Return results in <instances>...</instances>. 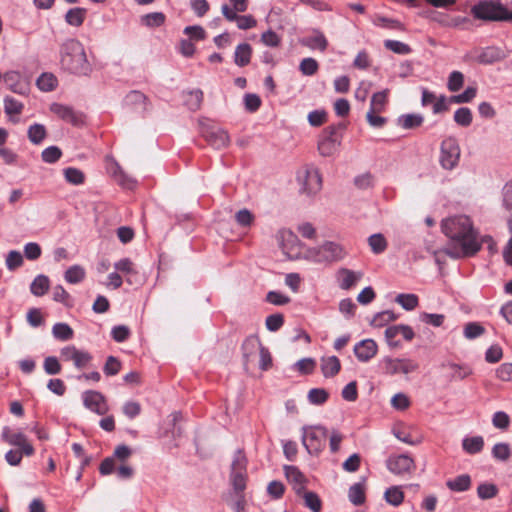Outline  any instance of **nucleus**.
<instances>
[{
  "instance_id": "3c124183",
  "label": "nucleus",
  "mask_w": 512,
  "mask_h": 512,
  "mask_svg": "<svg viewBox=\"0 0 512 512\" xmlns=\"http://www.w3.org/2000/svg\"><path fill=\"white\" fill-rule=\"evenodd\" d=\"M492 456L499 461H507L511 456L510 446L507 443H497L492 448Z\"/></svg>"
},
{
  "instance_id": "bb28decb",
  "label": "nucleus",
  "mask_w": 512,
  "mask_h": 512,
  "mask_svg": "<svg viewBox=\"0 0 512 512\" xmlns=\"http://www.w3.org/2000/svg\"><path fill=\"white\" fill-rule=\"evenodd\" d=\"M87 10L81 7L71 8L65 15V21L74 27H79L83 24L86 18Z\"/></svg>"
},
{
  "instance_id": "2eb2a0df",
  "label": "nucleus",
  "mask_w": 512,
  "mask_h": 512,
  "mask_svg": "<svg viewBox=\"0 0 512 512\" xmlns=\"http://www.w3.org/2000/svg\"><path fill=\"white\" fill-rule=\"evenodd\" d=\"M384 362L386 372L391 375L398 373L409 374L418 368V364L409 359L386 358Z\"/></svg>"
},
{
  "instance_id": "cd10ccee",
  "label": "nucleus",
  "mask_w": 512,
  "mask_h": 512,
  "mask_svg": "<svg viewBox=\"0 0 512 512\" xmlns=\"http://www.w3.org/2000/svg\"><path fill=\"white\" fill-rule=\"evenodd\" d=\"M50 287L49 278L45 275H38L30 285V291L33 295L40 297L45 295Z\"/></svg>"
},
{
  "instance_id": "72a5a7b5",
  "label": "nucleus",
  "mask_w": 512,
  "mask_h": 512,
  "mask_svg": "<svg viewBox=\"0 0 512 512\" xmlns=\"http://www.w3.org/2000/svg\"><path fill=\"white\" fill-rule=\"evenodd\" d=\"M423 116L420 114H405L398 118V125L404 129H413L423 123Z\"/></svg>"
},
{
  "instance_id": "6e6d98bb",
  "label": "nucleus",
  "mask_w": 512,
  "mask_h": 512,
  "mask_svg": "<svg viewBox=\"0 0 512 512\" xmlns=\"http://www.w3.org/2000/svg\"><path fill=\"white\" fill-rule=\"evenodd\" d=\"M400 332H401L400 324L392 325V326H389L386 328L385 339L390 347H392V348L400 347V345H401L400 341L395 339L400 334Z\"/></svg>"
},
{
  "instance_id": "39448f33",
  "label": "nucleus",
  "mask_w": 512,
  "mask_h": 512,
  "mask_svg": "<svg viewBox=\"0 0 512 512\" xmlns=\"http://www.w3.org/2000/svg\"><path fill=\"white\" fill-rule=\"evenodd\" d=\"M328 431L323 426L303 428L302 443L311 455L319 454L325 447Z\"/></svg>"
},
{
  "instance_id": "bf43d9fd",
  "label": "nucleus",
  "mask_w": 512,
  "mask_h": 512,
  "mask_svg": "<svg viewBox=\"0 0 512 512\" xmlns=\"http://www.w3.org/2000/svg\"><path fill=\"white\" fill-rule=\"evenodd\" d=\"M131 335V331L126 325L114 326L111 330V336L118 343L125 342Z\"/></svg>"
},
{
  "instance_id": "7ed1b4c3",
  "label": "nucleus",
  "mask_w": 512,
  "mask_h": 512,
  "mask_svg": "<svg viewBox=\"0 0 512 512\" xmlns=\"http://www.w3.org/2000/svg\"><path fill=\"white\" fill-rule=\"evenodd\" d=\"M61 68L77 76H88L92 65L87 59L83 44L77 39H67L59 49Z\"/></svg>"
},
{
  "instance_id": "aec40b11",
  "label": "nucleus",
  "mask_w": 512,
  "mask_h": 512,
  "mask_svg": "<svg viewBox=\"0 0 512 512\" xmlns=\"http://www.w3.org/2000/svg\"><path fill=\"white\" fill-rule=\"evenodd\" d=\"M300 43L312 50L318 49L321 52L325 51L328 46V41L325 35L319 30H313L312 34L300 40Z\"/></svg>"
},
{
  "instance_id": "f8f14e48",
  "label": "nucleus",
  "mask_w": 512,
  "mask_h": 512,
  "mask_svg": "<svg viewBox=\"0 0 512 512\" xmlns=\"http://www.w3.org/2000/svg\"><path fill=\"white\" fill-rule=\"evenodd\" d=\"M386 466L391 473L403 475L410 473L414 468V460L406 454L390 456L386 461Z\"/></svg>"
},
{
  "instance_id": "4be33fe9",
  "label": "nucleus",
  "mask_w": 512,
  "mask_h": 512,
  "mask_svg": "<svg viewBox=\"0 0 512 512\" xmlns=\"http://www.w3.org/2000/svg\"><path fill=\"white\" fill-rule=\"evenodd\" d=\"M251 55H252V48H251L250 44L241 43L235 49V53H234L235 63L240 67H244L249 64Z\"/></svg>"
},
{
  "instance_id": "4468645a",
  "label": "nucleus",
  "mask_w": 512,
  "mask_h": 512,
  "mask_svg": "<svg viewBox=\"0 0 512 512\" xmlns=\"http://www.w3.org/2000/svg\"><path fill=\"white\" fill-rule=\"evenodd\" d=\"M262 347L263 345L260 339L255 335L248 336L244 340L242 344V356L246 369H248L249 365L254 362L255 357L258 355Z\"/></svg>"
},
{
  "instance_id": "a19ab883",
  "label": "nucleus",
  "mask_w": 512,
  "mask_h": 512,
  "mask_svg": "<svg viewBox=\"0 0 512 512\" xmlns=\"http://www.w3.org/2000/svg\"><path fill=\"white\" fill-rule=\"evenodd\" d=\"M37 86L45 92L53 91L57 86V78L51 73H43L37 79Z\"/></svg>"
},
{
  "instance_id": "e2e57ef3",
  "label": "nucleus",
  "mask_w": 512,
  "mask_h": 512,
  "mask_svg": "<svg viewBox=\"0 0 512 512\" xmlns=\"http://www.w3.org/2000/svg\"><path fill=\"white\" fill-rule=\"evenodd\" d=\"M265 324L269 331H278L284 324V317L280 313L271 314L266 318Z\"/></svg>"
},
{
  "instance_id": "0eeeda50",
  "label": "nucleus",
  "mask_w": 512,
  "mask_h": 512,
  "mask_svg": "<svg viewBox=\"0 0 512 512\" xmlns=\"http://www.w3.org/2000/svg\"><path fill=\"white\" fill-rule=\"evenodd\" d=\"M460 146L454 137L444 139L440 147L439 162L442 168L453 170L460 160Z\"/></svg>"
},
{
  "instance_id": "6e6552de",
  "label": "nucleus",
  "mask_w": 512,
  "mask_h": 512,
  "mask_svg": "<svg viewBox=\"0 0 512 512\" xmlns=\"http://www.w3.org/2000/svg\"><path fill=\"white\" fill-rule=\"evenodd\" d=\"M504 5L493 0H483L471 8L476 19L484 21H500L504 12Z\"/></svg>"
},
{
  "instance_id": "f257e3e1",
  "label": "nucleus",
  "mask_w": 512,
  "mask_h": 512,
  "mask_svg": "<svg viewBox=\"0 0 512 512\" xmlns=\"http://www.w3.org/2000/svg\"><path fill=\"white\" fill-rule=\"evenodd\" d=\"M442 231L450 239L445 253L454 259L470 257L481 249L477 232L469 217L454 216L442 221Z\"/></svg>"
},
{
  "instance_id": "b1692460",
  "label": "nucleus",
  "mask_w": 512,
  "mask_h": 512,
  "mask_svg": "<svg viewBox=\"0 0 512 512\" xmlns=\"http://www.w3.org/2000/svg\"><path fill=\"white\" fill-rule=\"evenodd\" d=\"M147 97L140 91H130L125 97V104L131 108L146 110Z\"/></svg>"
},
{
  "instance_id": "2f4dec72",
  "label": "nucleus",
  "mask_w": 512,
  "mask_h": 512,
  "mask_svg": "<svg viewBox=\"0 0 512 512\" xmlns=\"http://www.w3.org/2000/svg\"><path fill=\"white\" fill-rule=\"evenodd\" d=\"M395 301L399 305H401V307L403 309H405L407 311L414 310L419 304L418 296L416 294H412V293L398 294L395 298Z\"/></svg>"
},
{
  "instance_id": "20e7f679",
  "label": "nucleus",
  "mask_w": 512,
  "mask_h": 512,
  "mask_svg": "<svg viewBox=\"0 0 512 512\" xmlns=\"http://www.w3.org/2000/svg\"><path fill=\"white\" fill-rule=\"evenodd\" d=\"M297 179L300 184V192L306 196H315L322 189V176L314 165L303 167L298 172Z\"/></svg>"
},
{
  "instance_id": "f704fd0d",
  "label": "nucleus",
  "mask_w": 512,
  "mask_h": 512,
  "mask_svg": "<svg viewBox=\"0 0 512 512\" xmlns=\"http://www.w3.org/2000/svg\"><path fill=\"white\" fill-rule=\"evenodd\" d=\"M503 206L509 213L508 226L512 233V181L505 184L503 187Z\"/></svg>"
},
{
  "instance_id": "5fc2aeb1",
  "label": "nucleus",
  "mask_w": 512,
  "mask_h": 512,
  "mask_svg": "<svg viewBox=\"0 0 512 512\" xmlns=\"http://www.w3.org/2000/svg\"><path fill=\"white\" fill-rule=\"evenodd\" d=\"M464 84V75L459 71H453L450 73L447 88L451 92L459 91Z\"/></svg>"
},
{
  "instance_id": "1a4fd4ad",
  "label": "nucleus",
  "mask_w": 512,
  "mask_h": 512,
  "mask_svg": "<svg viewBox=\"0 0 512 512\" xmlns=\"http://www.w3.org/2000/svg\"><path fill=\"white\" fill-rule=\"evenodd\" d=\"M309 254L315 262L330 263L341 260L344 257L345 252L341 245L327 241L320 247L311 249Z\"/></svg>"
},
{
  "instance_id": "79ce46f5",
  "label": "nucleus",
  "mask_w": 512,
  "mask_h": 512,
  "mask_svg": "<svg viewBox=\"0 0 512 512\" xmlns=\"http://www.w3.org/2000/svg\"><path fill=\"white\" fill-rule=\"evenodd\" d=\"M472 120V112L468 107L458 108L454 113V121L462 127L470 126Z\"/></svg>"
},
{
  "instance_id": "4d7b16f0",
  "label": "nucleus",
  "mask_w": 512,
  "mask_h": 512,
  "mask_svg": "<svg viewBox=\"0 0 512 512\" xmlns=\"http://www.w3.org/2000/svg\"><path fill=\"white\" fill-rule=\"evenodd\" d=\"M142 22L148 27H159L165 22V15L162 12H153L142 17Z\"/></svg>"
},
{
  "instance_id": "e433bc0d",
  "label": "nucleus",
  "mask_w": 512,
  "mask_h": 512,
  "mask_svg": "<svg viewBox=\"0 0 512 512\" xmlns=\"http://www.w3.org/2000/svg\"><path fill=\"white\" fill-rule=\"evenodd\" d=\"M445 366L451 370V374H450L451 380H463L472 374L471 368L466 365H459L456 363H448Z\"/></svg>"
},
{
  "instance_id": "052dcab7",
  "label": "nucleus",
  "mask_w": 512,
  "mask_h": 512,
  "mask_svg": "<svg viewBox=\"0 0 512 512\" xmlns=\"http://www.w3.org/2000/svg\"><path fill=\"white\" fill-rule=\"evenodd\" d=\"M121 362L114 356H109L103 367V371L107 376H114L120 372Z\"/></svg>"
},
{
  "instance_id": "423d86ee",
  "label": "nucleus",
  "mask_w": 512,
  "mask_h": 512,
  "mask_svg": "<svg viewBox=\"0 0 512 512\" xmlns=\"http://www.w3.org/2000/svg\"><path fill=\"white\" fill-rule=\"evenodd\" d=\"M341 129H345V125L342 123L330 125L324 129L322 137L318 142V150L322 156L329 157L337 151L342 138L338 130Z\"/></svg>"
},
{
  "instance_id": "ea45409f",
  "label": "nucleus",
  "mask_w": 512,
  "mask_h": 512,
  "mask_svg": "<svg viewBox=\"0 0 512 512\" xmlns=\"http://www.w3.org/2000/svg\"><path fill=\"white\" fill-rule=\"evenodd\" d=\"M369 246L374 254H381L387 248V241L385 237L380 234H373L368 238Z\"/></svg>"
},
{
  "instance_id": "a18cd8bd",
  "label": "nucleus",
  "mask_w": 512,
  "mask_h": 512,
  "mask_svg": "<svg viewBox=\"0 0 512 512\" xmlns=\"http://www.w3.org/2000/svg\"><path fill=\"white\" fill-rule=\"evenodd\" d=\"M384 47L399 55H407L412 51L408 44L398 40H385Z\"/></svg>"
},
{
  "instance_id": "7c9ffc66",
  "label": "nucleus",
  "mask_w": 512,
  "mask_h": 512,
  "mask_svg": "<svg viewBox=\"0 0 512 512\" xmlns=\"http://www.w3.org/2000/svg\"><path fill=\"white\" fill-rule=\"evenodd\" d=\"M349 501L355 505L359 506L365 502V488L362 483H355L350 486L348 491Z\"/></svg>"
},
{
  "instance_id": "4c0bfd02",
  "label": "nucleus",
  "mask_w": 512,
  "mask_h": 512,
  "mask_svg": "<svg viewBox=\"0 0 512 512\" xmlns=\"http://www.w3.org/2000/svg\"><path fill=\"white\" fill-rule=\"evenodd\" d=\"M64 278L71 284L80 283L85 278V270L80 265H73L66 270Z\"/></svg>"
},
{
  "instance_id": "69168bd1",
  "label": "nucleus",
  "mask_w": 512,
  "mask_h": 512,
  "mask_svg": "<svg viewBox=\"0 0 512 512\" xmlns=\"http://www.w3.org/2000/svg\"><path fill=\"white\" fill-rule=\"evenodd\" d=\"M492 424L498 429L506 430L510 425V417L506 412L498 411L492 417Z\"/></svg>"
},
{
  "instance_id": "ddd939ff",
  "label": "nucleus",
  "mask_w": 512,
  "mask_h": 512,
  "mask_svg": "<svg viewBox=\"0 0 512 512\" xmlns=\"http://www.w3.org/2000/svg\"><path fill=\"white\" fill-rule=\"evenodd\" d=\"M50 111L57 115L63 121L78 126L83 123L82 113L76 112L72 107L59 103H53Z\"/></svg>"
},
{
  "instance_id": "de8ad7c7",
  "label": "nucleus",
  "mask_w": 512,
  "mask_h": 512,
  "mask_svg": "<svg viewBox=\"0 0 512 512\" xmlns=\"http://www.w3.org/2000/svg\"><path fill=\"white\" fill-rule=\"evenodd\" d=\"M308 401L313 405L324 404L329 397L328 392L323 388H312L308 392Z\"/></svg>"
},
{
  "instance_id": "49530a36",
  "label": "nucleus",
  "mask_w": 512,
  "mask_h": 512,
  "mask_svg": "<svg viewBox=\"0 0 512 512\" xmlns=\"http://www.w3.org/2000/svg\"><path fill=\"white\" fill-rule=\"evenodd\" d=\"M498 494V487L492 483H481L477 487V495L482 500H488L496 497Z\"/></svg>"
},
{
  "instance_id": "37998d69",
  "label": "nucleus",
  "mask_w": 512,
  "mask_h": 512,
  "mask_svg": "<svg viewBox=\"0 0 512 512\" xmlns=\"http://www.w3.org/2000/svg\"><path fill=\"white\" fill-rule=\"evenodd\" d=\"M65 180L73 185H80L83 184L85 181V175L84 173L74 167H68L64 169L63 171Z\"/></svg>"
},
{
  "instance_id": "f3484780",
  "label": "nucleus",
  "mask_w": 512,
  "mask_h": 512,
  "mask_svg": "<svg viewBox=\"0 0 512 512\" xmlns=\"http://www.w3.org/2000/svg\"><path fill=\"white\" fill-rule=\"evenodd\" d=\"M353 351L360 362H368L377 354L378 346L373 339H364L354 346Z\"/></svg>"
},
{
  "instance_id": "8fccbe9b",
  "label": "nucleus",
  "mask_w": 512,
  "mask_h": 512,
  "mask_svg": "<svg viewBox=\"0 0 512 512\" xmlns=\"http://www.w3.org/2000/svg\"><path fill=\"white\" fill-rule=\"evenodd\" d=\"M61 156L62 151L57 146H49L41 153L42 160L49 164L56 163L61 158Z\"/></svg>"
},
{
  "instance_id": "9b49d317",
  "label": "nucleus",
  "mask_w": 512,
  "mask_h": 512,
  "mask_svg": "<svg viewBox=\"0 0 512 512\" xmlns=\"http://www.w3.org/2000/svg\"><path fill=\"white\" fill-rule=\"evenodd\" d=\"M83 403L86 408L99 415H104L109 410L105 396L95 390H88L84 392Z\"/></svg>"
},
{
  "instance_id": "603ef678",
  "label": "nucleus",
  "mask_w": 512,
  "mask_h": 512,
  "mask_svg": "<svg viewBox=\"0 0 512 512\" xmlns=\"http://www.w3.org/2000/svg\"><path fill=\"white\" fill-rule=\"evenodd\" d=\"M384 496L385 500L393 506H399L404 500V494L398 487L388 488Z\"/></svg>"
},
{
  "instance_id": "6ab92c4d",
  "label": "nucleus",
  "mask_w": 512,
  "mask_h": 512,
  "mask_svg": "<svg viewBox=\"0 0 512 512\" xmlns=\"http://www.w3.org/2000/svg\"><path fill=\"white\" fill-rule=\"evenodd\" d=\"M239 13L240 12L235 13V11L229 9L226 5V20L235 22L239 29L248 30L257 25V21L252 15H239Z\"/></svg>"
},
{
  "instance_id": "393cba45",
  "label": "nucleus",
  "mask_w": 512,
  "mask_h": 512,
  "mask_svg": "<svg viewBox=\"0 0 512 512\" xmlns=\"http://www.w3.org/2000/svg\"><path fill=\"white\" fill-rule=\"evenodd\" d=\"M446 485L451 491L464 492L471 487V477L468 474H462L448 480Z\"/></svg>"
},
{
  "instance_id": "0e129e2a",
  "label": "nucleus",
  "mask_w": 512,
  "mask_h": 512,
  "mask_svg": "<svg viewBox=\"0 0 512 512\" xmlns=\"http://www.w3.org/2000/svg\"><path fill=\"white\" fill-rule=\"evenodd\" d=\"M4 110L8 115H18L23 110V104L12 97H6L4 99Z\"/></svg>"
},
{
  "instance_id": "09e8293b",
  "label": "nucleus",
  "mask_w": 512,
  "mask_h": 512,
  "mask_svg": "<svg viewBox=\"0 0 512 512\" xmlns=\"http://www.w3.org/2000/svg\"><path fill=\"white\" fill-rule=\"evenodd\" d=\"M2 438L5 442L9 443L10 445L19 447L22 443H24V440L27 437L21 432L14 433L9 428L6 427L2 432Z\"/></svg>"
},
{
  "instance_id": "dca6fc26",
  "label": "nucleus",
  "mask_w": 512,
  "mask_h": 512,
  "mask_svg": "<svg viewBox=\"0 0 512 512\" xmlns=\"http://www.w3.org/2000/svg\"><path fill=\"white\" fill-rule=\"evenodd\" d=\"M3 80L13 93L25 95L29 92V83L17 71H8L3 75Z\"/></svg>"
},
{
  "instance_id": "c756f323",
  "label": "nucleus",
  "mask_w": 512,
  "mask_h": 512,
  "mask_svg": "<svg viewBox=\"0 0 512 512\" xmlns=\"http://www.w3.org/2000/svg\"><path fill=\"white\" fill-rule=\"evenodd\" d=\"M339 273L342 275V279L340 282V288L343 290H349L362 277L361 273H356L352 270L345 269V268H342L339 271Z\"/></svg>"
},
{
  "instance_id": "5701e85b",
  "label": "nucleus",
  "mask_w": 512,
  "mask_h": 512,
  "mask_svg": "<svg viewBox=\"0 0 512 512\" xmlns=\"http://www.w3.org/2000/svg\"><path fill=\"white\" fill-rule=\"evenodd\" d=\"M462 447L468 454L480 453L484 447V439L482 436L465 437L462 440Z\"/></svg>"
},
{
  "instance_id": "c03bdc74",
  "label": "nucleus",
  "mask_w": 512,
  "mask_h": 512,
  "mask_svg": "<svg viewBox=\"0 0 512 512\" xmlns=\"http://www.w3.org/2000/svg\"><path fill=\"white\" fill-rule=\"evenodd\" d=\"M280 245L283 251H287L298 243L297 236L291 230H281L279 232Z\"/></svg>"
},
{
  "instance_id": "864d4df0",
  "label": "nucleus",
  "mask_w": 512,
  "mask_h": 512,
  "mask_svg": "<svg viewBox=\"0 0 512 512\" xmlns=\"http://www.w3.org/2000/svg\"><path fill=\"white\" fill-rule=\"evenodd\" d=\"M318 62L311 57L304 58L299 65V70L303 75L312 76L318 71Z\"/></svg>"
},
{
  "instance_id": "58836bf2",
  "label": "nucleus",
  "mask_w": 512,
  "mask_h": 512,
  "mask_svg": "<svg viewBox=\"0 0 512 512\" xmlns=\"http://www.w3.org/2000/svg\"><path fill=\"white\" fill-rule=\"evenodd\" d=\"M52 333L56 339L61 341H67L73 337V330L66 323H56L52 328Z\"/></svg>"
},
{
  "instance_id": "680f3d73",
  "label": "nucleus",
  "mask_w": 512,
  "mask_h": 512,
  "mask_svg": "<svg viewBox=\"0 0 512 512\" xmlns=\"http://www.w3.org/2000/svg\"><path fill=\"white\" fill-rule=\"evenodd\" d=\"M304 501L305 506L308 507L313 512H320L321 510V500L319 496L311 491L304 493Z\"/></svg>"
},
{
  "instance_id": "a878e982",
  "label": "nucleus",
  "mask_w": 512,
  "mask_h": 512,
  "mask_svg": "<svg viewBox=\"0 0 512 512\" xmlns=\"http://www.w3.org/2000/svg\"><path fill=\"white\" fill-rule=\"evenodd\" d=\"M388 94V89L374 93L371 97L369 110L378 113L383 112L388 103Z\"/></svg>"
},
{
  "instance_id": "a211bd4d",
  "label": "nucleus",
  "mask_w": 512,
  "mask_h": 512,
  "mask_svg": "<svg viewBox=\"0 0 512 512\" xmlns=\"http://www.w3.org/2000/svg\"><path fill=\"white\" fill-rule=\"evenodd\" d=\"M475 61L480 64H493L504 57L503 51L494 46L481 48L475 51Z\"/></svg>"
},
{
  "instance_id": "338daca9",
  "label": "nucleus",
  "mask_w": 512,
  "mask_h": 512,
  "mask_svg": "<svg viewBox=\"0 0 512 512\" xmlns=\"http://www.w3.org/2000/svg\"><path fill=\"white\" fill-rule=\"evenodd\" d=\"M484 331V327L479 323L470 322L464 328V336L468 339H474L481 336Z\"/></svg>"
},
{
  "instance_id": "412c9836",
  "label": "nucleus",
  "mask_w": 512,
  "mask_h": 512,
  "mask_svg": "<svg viewBox=\"0 0 512 512\" xmlns=\"http://www.w3.org/2000/svg\"><path fill=\"white\" fill-rule=\"evenodd\" d=\"M341 363L338 357L329 356L321 358V370L326 378L334 377L339 373Z\"/></svg>"
},
{
  "instance_id": "f03ea898",
  "label": "nucleus",
  "mask_w": 512,
  "mask_h": 512,
  "mask_svg": "<svg viewBox=\"0 0 512 512\" xmlns=\"http://www.w3.org/2000/svg\"><path fill=\"white\" fill-rule=\"evenodd\" d=\"M248 460L243 450L238 449L230 467V486L228 503L234 512H247L246 488L248 482Z\"/></svg>"
},
{
  "instance_id": "774afa93",
  "label": "nucleus",
  "mask_w": 512,
  "mask_h": 512,
  "mask_svg": "<svg viewBox=\"0 0 512 512\" xmlns=\"http://www.w3.org/2000/svg\"><path fill=\"white\" fill-rule=\"evenodd\" d=\"M183 32L189 37L190 40L199 41L205 39L206 37L205 30L199 25L187 26Z\"/></svg>"
},
{
  "instance_id": "13d9d810",
  "label": "nucleus",
  "mask_w": 512,
  "mask_h": 512,
  "mask_svg": "<svg viewBox=\"0 0 512 512\" xmlns=\"http://www.w3.org/2000/svg\"><path fill=\"white\" fill-rule=\"evenodd\" d=\"M23 264V256L20 252L12 250L6 257V266L10 271H15Z\"/></svg>"
},
{
  "instance_id": "c9c22d12",
  "label": "nucleus",
  "mask_w": 512,
  "mask_h": 512,
  "mask_svg": "<svg viewBox=\"0 0 512 512\" xmlns=\"http://www.w3.org/2000/svg\"><path fill=\"white\" fill-rule=\"evenodd\" d=\"M47 135L44 125L35 123L28 128V138L33 144H40Z\"/></svg>"
},
{
  "instance_id": "9d476101",
  "label": "nucleus",
  "mask_w": 512,
  "mask_h": 512,
  "mask_svg": "<svg viewBox=\"0 0 512 512\" xmlns=\"http://www.w3.org/2000/svg\"><path fill=\"white\" fill-rule=\"evenodd\" d=\"M201 133L209 145L216 149L224 146L223 130L211 119H205L200 122Z\"/></svg>"
},
{
  "instance_id": "473e14b6",
  "label": "nucleus",
  "mask_w": 512,
  "mask_h": 512,
  "mask_svg": "<svg viewBox=\"0 0 512 512\" xmlns=\"http://www.w3.org/2000/svg\"><path fill=\"white\" fill-rule=\"evenodd\" d=\"M398 319V315L391 310L381 311L374 315L370 321V325L373 327H383L388 323Z\"/></svg>"
},
{
  "instance_id": "c85d7f7f",
  "label": "nucleus",
  "mask_w": 512,
  "mask_h": 512,
  "mask_svg": "<svg viewBox=\"0 0 512 512\" xmlns=\"http://www.w3.org/2000/svg\"><path fill=\"white\" fill-rule=\"evenodd\" d=\"M203 100V92L200 89H194L184 93V103L188 109L196 111L200 108Z\"/></svg>"
}]
</instances>
